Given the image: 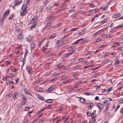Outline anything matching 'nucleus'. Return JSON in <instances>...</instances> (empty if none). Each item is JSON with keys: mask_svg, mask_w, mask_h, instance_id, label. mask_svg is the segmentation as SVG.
I'll list each match as a JSON object with an SVG mask.
<instances>
[{"mask_svg": "<svg viewBox=\"0 0 123 123\" xmlns=\"http://www.w3.org/2000/svg\"><path fill=\"white\" fill-rule=\"evenodd\" d=\"M86 105L87 106L88 108L89 109H91L94 106V104L91 103H86Z\"/></svg>", "mask_w": 123, "mask_h": 123, "instance_id": "f257e3e1", "label": "nucleus"}, {"mask_svg": "<svg viewBox=\"0 0 123 123\" xmlns=\"http://www.w3.org/2000/svg\"><path fill=\"white\" fill-rule=\"evenodd\" d=\"M26 69L28 73L29 74H31V71L32 70L31 68L29 66H26Z\"/></svg>", "mask_w": 123, "mask_h": 123, "instance_id": "f03ea898", "label": "nucleus"}, {"mask_svg": "<svg viewBox=\"0 0 123 123\" xmlns=\"http://www.w3.org/2000/svg\"><path fill=\"white\" fill-rule=\"evenodd\" d=\"M18 37L19 39L22 40L23 39V36L22 34V32H20L19 34L18 35Z\"/></svg>", "mask_w": 123, "mask_h": 123, "instance_id": "7ed1b4c3", "label": "nucleus"}, {"mask_svg": "<svg viewBox=\"0 0 123 123\" xmlns=\"http://www.w3.org/2000/svg\"><path fill=\"white\" fill-rule=\"evenodd\" d=\"M55 86H53L49 87V89L46 91V92H50L52 91V90L54 88Z\"/></svg>", "mask_w": 123, "mask_h": 123, "instance_id": "20e7f679", "label": "nucleus"}, {"mask_svg": "<svg viewBox=\"0 0 123 123\" xmlns=\"http://www.w3.org/2000/svg\"><path fill=\"white\" fill-rule=\"evenodd\" d=\"M32 37L31 36H28L26 38V40L28 42L30 41L32 39Z\"/></svg>", "mask_w": 123, "mask_h": 123, "instance_id": "39448f33", "label": "nucleus"}, {"mask_svg": "<svg viewBox=\"0 0 123 123\" xmlns=\"http://www.w3.org/2000/svg\"><path fill=\"white\" fill-rule=\"evenodd\" d=\"M120 15V14L119 13H116L113 15V18H116L119 17Z\"/></svg>", "mask_w": 123, "mask_h": 123, "instance_id": "423d86ee", "label": "nucleus"}, {"mask_svg": "<svg viewBox=\"0 0 123 123\" xmlns=\"http://www.w3.org/2000/svg\"><path fill=\"white\" fill-rule=\"evenodd\" d=\"M80 101L82 103H84L86 101V100L85 99L82 98L80 97L79 99Z\"/></svg>", "mask_w": 123, "mask_h": 123, "instance_id": "0eeeda50", "label": "nucleus"}, {"mask_svg": "<svg viewBox=\"0 0 123 123\" xmlns=\"http://www.w3.org/2000/svg\"><path fill=\"white\" fill-rule=\"evenodd\" d=\"M97 106L100 109H102L103 107V105L100 104H98Z\"/></svg>", "mask_w": 123, "mask_h": 123, "instance_id": "6e6552de", "label": "nucleus"}, {"mask_svg": "<svg viewBox=\"0 0 123 123\" xmlns=\"http://www.w3.org/2000/svg\"><path fill=\"white\" fill-rule=\"evenodd\" d=\"M18 94L17 93L15 92L13 96V98L14 100L18 98Z\"/></svg>", "mask_w": 123, "mask_h": 123, "instance_id": "1a4fd4ad", "label": "nucleus"}, {"mask_svg": "<svg viewBox=\"0 0 123 123\" xmlns=\"http://www.w3.org/2000/svg\"><path fill=\"white\" fill-rule=\"evenodd\" d=\"M38 17L37 16H34L33 19L31 20L35 22L38 19Z\"/></svg>", "mask_w": 123, "mask_h": 123, "instance_id": "9d476101", "label": "nucleus"}, {"mask_svg": "<svg viewBox=\"0 0 123 123\" xmlns=\"http://www.w3.org/2000/svg\"><path fill=\"white\" fill-rule=\"evenodd\" d=\"M56 36L55 34H53L48 37L49 39H51L55 37Z\"/></svg>", "mask_w": 123, "mask_h": 123, "instance_id": "9b49d317", "label": "nucleus"}, {"mask_svg": "<svg viewBox=\"0 0 123 123\" xmlns=\"http://www.w3.org/2000/svg\"><path fill=\"white\" fill-rule=\"evenodd\" d=\"M26 99L25 98H24L23 99L22 101L21 102V104L24 105L26 103Z\"/></svg>", "mask_w": 123, "mask_h": 123, "instance_id": "f8f14e48", "label": "nucleus"}, {"mask_svg": "<svg viewBox=\"0 0 123 123\" xmlns=\"http://www.w3.org/2000/svg\"><path fill=\"white\" fill-rule=\"evenodd\" d=\"M35 44L34 43H33L31 45V49H33L35 48Z\"/></svg>", "mask_w": 123, "mask_h": 123, "instance_id": "ddd939ff", "label": "nucleus"}, {"mask_svg": "<svg viewBox=\"0 0 123 123\" xmlns=\"http://www.w3.org/2000/svg\"><path fill=\"white\" fill-rule=\"evenodd\" d=\"M37 25V23L35 22H34L33 23V25L31 26V29L32 30L33 28H34L35 27L36 25Z\"/></svg>", "mask_w": 123, "mask_h": 123, "instance_id": "4468645a", "label": "nucleus"}, {"mask_svg": "<svg viewBox=\"0 0 123 123\" xmlns=\"http://www.w3.org/2000/svg\"><path fill=\"white\" fill-rule=\"evenodd\" d=\"M119 61L118 60V59H116L115 61L114 65H116L118 64L119 63Z\"/></svg>", "mask_w": 123, "mask_h": 123, "instance_id": "2eb2a0df", "label": "nucleus"}, {"mask_svg": "<svg viewBox=\"0 0 123 123\" xmlns=\"http://www.w3.org/2000/svg\"><path fill=\"white\" fill-rule=\"evenodd\" d=\"M82 39H80L77 40L75 42H74V43H73V44H75L78 43L80 40H82Z\"/></svg>", "mask_w": 123, "mask_h": 123, "instance_id": "dca6fc26", "label": "nucleus"}, {"mask_svg": "<svg viewBox=\"0 0 123 123\" xmlns=\"http://www.w3.org/2000/svg\"><path fill=\"white\" fill-rule=\"evenodd\" d=\"M22 104H19L18 105V109L19 110L22 107Z\"/></svg>", "mask_w": 123, "mask_h": 123, "instance_id": "f3484780", "label": "nucleus"}, {"mask_svg": "<svg viewBox=\"0 0 123 123\" xmlns=\"http://www.w3.org/2000/svg\"><path fill=\"white\" fill-rule=\"evenodd\" d=\"M9 10H7L3 14V16H6L7 14L9 12Z\"/></svg>", "mask_w": 123, "mask_h": 123, "instance_id": "a211bd4d", "label": "nucleus"}, {"mask_svg": "<svg viewBox=\"0 0 123 123\" xmlns=\"http://www.w3.org/2000/svg\"><path fill=\"white\" fill-rule=\"evenodd\" d=\"M26 13V11H25L24 12L22 11L21 12L20 15L21 16H24L25 14Z\"/></svg>", "mask_w": 123, "mask_h": 123, "instance_id": "6ab92c4d", "label": "nucleus"}, {"mask_svg": "<svg viewBox=\"0 0 123 123\" xmlns=\"http://www.w3.org/2000/svg\"><path fill=\"white\" fill-rule=\"evenodd\" d=\"M113 44L114 45H113L112 47V48L117 46L118 45H119V44L118 43V42L115 43H114Z\"/></svg>", "mask_w": 123, "mask_h": 123, "instance_id": "aec40b11", "label": "nucleus"}, {"mask_svg": "<svg viewBox=\"0 0 123 123\" xmlns=\"http://www.w3.org/2000/svg\"><path fill=\"white\" fill-rule=\"evenodd\" d=\"M96 116V114L94 112H92L91 114V116L92 117V118H94V117H95Z\"/></svg>", "mask_w": 123, "mask_h": 123, "instance_id": "412c9836", "label": "nucleus"}, {"mask_svg": "<svg viewBox=\"0 0 123 123\" xmlns=\"http://www.w3.org/2000/svg\"><path fill=\"white\" fill-rule=\"evenodd\" d=\"M45 39V37L39 43V44H38V46H40L41 45L42 43H43V41Z\"/></svg>", "mask_w": 123, "mask_h": 123, "instance_id": "4be33fe9", "label": "nucleus"}, {"mask_svg": "<svg viewBox=\"0 0 123 123\" xmlns=\"http://www.w3.org/2000/svg\"><path fill=\"white\" fill-rule=\"evenodd\" d=\"M40 81L39 80H37L36 81H35L34 82V85L36 84L37 83H39L40 82Z\"/></svg>", "mask_w": 123, "mask_h": 123, "instance_id": "5701e85b", "label": "nucleus"}, {"mask_svg": "<svg viewBox=\"0 0 123 123\" xmlns=\"http://www.w3.org/2000/svg\"><path fill=\"white\" fill-rule=\"evenodd\" d=\"M74 51H73L72 52H70L68 54H67L66 55V57H68L72 54L73 52H74Z\"/></svg>", "mask_w": 123, "mask_h": 123, "instance_id": "b1692460", "label": "nucleus"}, {"mask_svg": "<svg viewBox=\"0 0 123 123\" xmlns=\"http://www.w3.org/2000/svg\"><path fill=\"white\" fill-rule=\"evenodd\" d=\"M38 98L42 100H44V98L42 97H41L40 95H38Z\"/></svg>", "mask_w": 123, "mask_h": 123, "instance_id": "393cba45", "label": "nucleus"}, {"mask_svg": "<svg viewBox=\"0 0 123 123\" xmlns=\"http://www.w3.org/2000/svg\"><path fill=\"white\" fill-rule=\"evenodd\" d=\"M27 4L26 3V4H24L23 5L22 8H24V9H26L27 8Z\"/></svg>", "mask_w": 123, "mask_h": 123, "instance_id": "a878e982", "label": "nucleus"}, {"mask_svg": "<svg viewBox=\"0 0 123 123\" xmlns=\"http://www.w3.org/2000/svg\"><path fill=\"white\" fill-rule=\"evenodd\" d=\"M49 2V0H46L43 2V4L44 5H47Z\"/></svg>", "mask_w": 123, "mask_h": 123, "instance_id": "bb28decb", "label": "nucleus"}, {"mask_svg": "<svg viewBox=\"0 0 123 123\" xmlns=\"http://www.w3.org/2000/svg\"><path fill=\"white\" fill-rule=\"evenodd\" d=\"M12 72H14L16 71L17 69L16 68H15L14 67H12Z\"/></svg>", "mask_w": 123, "mask_h": 123, "instance_id": "cd10ccee", "label": "nucleus"}, {"mask_svg": "<svg viewBox=\"0 0 123 123\" xmlns=\"http://www.w3.org/2000/svg\"><path fill=\"white\" fill-rule=\"evenodd\" d=\"M52 101V100L51 99H49L47 100L46 102L47 103H51Z\"/></svg>", "mask_w": 123, "mask_h": 123, "instance_id": "c85d7f7f", "label": "nucleus"}, {"mask_svg": "<svg viewBox=\"0 0 123 123\" xmlns=\"http://www.w3.org/2000/svg\"><path fill=\"white\" fill-rule=\"evenodd\" d=\"M89 5L91 7H94L95 6V5L93 4V3H90Z\"/></svg>", "mask_w": 123, "mask_h": 123, "instance_id": "c756f323", "label": "nucleus"}, {"mask_svg": "<svg viewBox=\"0 0 123 123\" xmlns=\"http://www.w3.org/2000/svg\"><path fill=\"white\" fill-rule=\"evenodd\" d=\"M25 54L24 55V57H26L27 55L28 54V51L27 50H26V51H25Z\"/></svg>", "mask_w": 123, "mask_h": 123, "instance_id": "7c9ffc66", "label": "nucleus"}, {"mask_svg": "<svg viewBox=\"0 0 123 123\" xmlns=\"http://www.w3.org/2000/svg\"><path fill=\"white\" fill-rule=\"evenodd\" d=\"M14 15L13 14H12L9 17V20H11L12 19Z\"/></svg>", "mask_w": 123, "mask_h": 123, "instance_id": "2f4dec72", "label": "nucleus"}, {"mask_svg": "<svg viewBox=\"0 0 123 123\" xmlns=\"http://www.w3.org/2000/svg\"><path fill=\"white\" fill-rule=\"evenodd\" d=\"M50 5H49L48 7V8L50 10L53 8V6H51V7H50Z\"/></svg>", "mask_w": 123, "mask_h": 123, "instance_id": "473e14b6", "label": "nucleus"}, {"mask_svg": "<svg viewBox=\"0 0 123 123\" xmlns=\"http://www.w3.org/2000/svg\"><path fill=\"white\" fill-rule=\"evenodd\" d=\"M56 79H57V78H54L51 80H50V83L52 82H53L55 80H56Z\"/></svg>", "mask_w": 123, "mask_h": 123, "instance_id": "72a5a7b5", "label": "nucleus"}, {"mask_svg": "<svg viewBox=\"0 0 123 123\" xmlns=\"http://www.w3.org/2000/svg\"><path fill=\"white\" fill-rule=\"evenodd\" d=\"M108 7V6H106L103 8L104 11H106Z\"/></svg>", "mask_w": 123, "mask_h": 123, "instance_id": "f704fd0d", "label": "nucleus"}, {"mask_svg": "<svg viewBox=\"0 0 123 123\" xmlns=\"http://www.w3.org/2000/svg\"><path fill=\"white\" fill-rule=\"evenodd\" d=\"M112 87H111L110 88H108L107 90V92H109L110 91L112 90Z\"/></svg>", "mask_w": 123, "mask_h": 123, "instance_id": "c9c22d12", "label": "nucleus"}, {"mask_svg": "<svg viewBox=\"0 0 123 123\" xmlns=\"http://www.w3.org/2000/svg\"><path fill=\"white\" fill-rule=\"evenodd\" d=\"M91 93L90 92H87V93H84V94L86 95H90Z\"/></svg>", "mask_w": 123, "mask_h": 123, "instance_id": "e433bc0d", "label": "nucleus"}, {"mask_svg": "<svg viewBox=\"0 0 123 123\" xmlns=\"http://www.w3.org/2000/svg\"><path fill=\"white\" fill-rule=\"evenodd\" d=\"M67 78V77L66 76H65V77H63L61 78H60V79L61 80H65Z\"/></svg>", "mask_w": 123, "mask_h": 123, "instance_id": "4c0bfd02", "label": "nucleus"}, {"mask_svg": "<svg viewBox=\"0 0 123 123\" xmlns=\"http://www.w3.org/2000/svg\"><path fill=\"white\" fill-rule=\"evenodd\" d=\"M22 11L24 12L25 11H26V13L27 12V10H26V9H24L23 8H22Z\"/></svg>", "mask_w": 123, "mask_h": 123, "instance_id": "58836bf2", "label": "nucleus"}, {"mask_svg": "<svg viewBox=\"0 0 123 123\" xmlns=\"http://www.w3.org/2000/svg\"><path fill=\"white\" fill-rule=\"evenodd\" d=\"M60 75L59 73L57 74L53 75L54 77H56L59 76Z\"/></svg>", "mask_w": 123, "mask_h": 123, "instance_id": "ea45409f", "label": "nucleus"}, {"mask_svg": "<svg viewBox=\"0 0 123 123\" xmlns=\"http://www.w3.org/2000/svg\"><path fill=\"white\" fill-rule=\"evenodd\" d=\"M91 113L90 112H88L87 113V115L89 116H91Z\"/></svg>", "mask_w": 123, "mask_h": 123, "instance_id": "a19ab883", "label": "nucleus"}, {"mask_svg": "<svg viewBox=\"0 0 123 123\" xmlns=\"http://www.w3.org/2000/svg\"><path fill=\"white\" fill-rule=\"evenodd\" d=\"M109 104V103H108V104L106 105V107H105V110H107L108 108L109 107L108 106V105Z\"/></svg>", "mask_w": 123, "mask_h": 123, "instance_id": "79ce46f5", "label": "nucleus"}, {"mask_svg": "<svg viewBox=\"0 0 123 123\" xmlns=\"http://www.w3.org/2000/svg\"><path fill=\"white\" fill-rule=\"evenodd\" d=\"M101 86V85H99L98 86L96 87V89H97V90H98L99 89Z\"/></svg>", "mask_w": 123, "mask_h": 123, "instance_id": "37998d69", "label": "nucleus"}, {"mask_svg": "<svg viewBox=\"0 0 123 123\" xmlns=\"http://www.w3.org/2000/svg\"><path fill=\"white\" fill-rule=\"evenodd\" d=\"M7 78H8V77H5L2 78V80H5L7 79Z\"/></svg>", "mask_w": 123, "mask_h": 123, "instance_id": "c03bdc74", "label": "nucleus"}, {"mask_svg": "<svg viewBox=\"0 0 123 123\" xmlns=\"http://www.w3.org/2000/svg\"><path fill=\"white\" fill-rule=\"evenodd\" d=\"M29 107H26L25 108V111H28L29 110Z\"/></svg>", "mask_w": 123, "mask_h": 123, "instance_id": "a18cd8bd", "label": "nucleus"}, {"mask_svg": "<svg viewBox=\"0 0 123 123\" xmlns=\"http://www.w3.org/2000/svg\"><path fill=\"white\" fill-rule=\"evenodd\" d=\"M18 1H15V3H14V5L15 6H17V5L18 4H18Z\"/></svg>", "mask_w": 123, "mask_h": 123, "instance_id": "49530a36", "label": "nucleus"}, {"mask_svg": "<svg viewBox=\"0 0 123 123\" xmlns=\"http://www.w3.org/2000/svg\"><path fill=\"white\" fill-rule=\"evenodd\" d=\"M69 34H68L67 35H64V37H63L62 39H63L64 38H66L67 37H68L69 36Z\"/></svg>", "mask_w": 123, "mask_h": 123, "instance_id": "de8ad7c7", "label": "nucleus"}, {"mask_svg": "<svg viewBox=\"0 0 123 123\" xmlns=\"http://www.w3.org/2000/svg\"><path fill=\"white\" fill-rule=\"evenodd\" d=\"M16 31H20V29L19 28H18L16 27Z\"/></svg>", "mask_w": 123, "mask_h": 123, "instance_id": "09e8293b", "label": "nucleus"}, {"mask_svg": "<svg viewBox=\"0 0 123 123\" xmlns=\"http://www.w3.org/2000/svg\"><path fill=\"white\" fill-rule=\"evenodd\" d=\"M78 74H77V73H76V74H74L73 76H74V77H76V76H78Z\"/></svg>", "mask_w": 123, "mask_h": 123, "instance_id": "8fccbe9b", "label": "nucleus"}, {"mask_svg": "<svg viewBox=\"0 0 123 123\" xmlns=\"http://www.w3.org/2000/svg\"><path fill=\"white\" fill-rule=\"evenodd\" d=\"M69 81L68 80H67L65 81H64L63 82V83H64V84H65L67 83H68V82Z\"/></svg>", "mask_w": 123, "mask_h": 123, "instance_id": "3c124183", "label": "nucleus"}, {"mask_svg": "<svg viewBox=\"0 0 123 123\" xmlns=\"http://www.w3.org/2000/svg\"><path fill=\"white\" fill-rule=\"evenodd\" d=\"M53 4V7H54L55 6H57V4L56 3H52Z\"/></svg>", "mask_w": 123, "mask_h": 123, "instance_id": "603ef678", "label": "nucleus"}, {"mask_svg": "<svg viewBox=\"0 0 123 123\" xmlns=\"http://www.w3.org/2000/svg\"><path fill=\"white\" fill-rule=\"evenodd\" d=\"M30 0H27L26 1V4L28 5L29 3L30 2Z\"/></svg>", "mask_w": 123, "mask_h": 123, "instance_id": "864d4df0", "label": "nucleus"}, {"mask_svg": "<svg viewBox=\"0 0 123 123\" xmlns=\"http://www.w3.org/2000/svg\"><path fill=\"white\" fill-rule=\"evenodd\" d=\"M105 46H106L105 45H102V46H99V48H103V47H105Z\"/></svg>", "mask_w": 123, "mask_h": 123, "instance_id": "5fc2aeb1", "label": "nucleus"}, {"mask_svg": "<svg viewBox=\"0 0 123 123\" xmlns=\"http://www.w3.org/2000/svg\"><path fill=\"white\" fill-rule=\"evenodd\" d=\"M24 91H25V93H26L28 94H29V92L27 91V90L26 89Z\"/></svg>", "mask_w": 123, "mask_h": 123, "instance_id": "6e6d98bb", "label": "nucleus"}, {"mask_svg": "<svg viewBox=\"0 0 123 123\" xmlns=\"http://www.w3.org/2000/svg\"><path fill=\"white\" fill-rule=\"evenodd\" d=\"M92 122L93 123H94L95 122V119H94V118H92Z\"/></svg>", "mask_w": 123, "mask_h": 123, "instance_id": "4d7b16f0", "label": "nucleus"}, {"mask_svg": "<svg viewBox=\"0 0 123 123\" xmlns=\"http://www.w3.org/2000/svg\"><path fill=\"white\" fill-rule=\"evenodd\" d=\"M93 10H89V13H93Z\"/></svg>", "mask_w": 123, "mask_h": 123, "instance_id": "13d9d810", "label": "nucleus"}, {"mask_svg": "<svg viewBox=\"0 0 123 123\" xmlns=\"http://www.w3.org/2000/svg\"><path fill=\"white\" fill-rule=\"evenodd\" d=\"M91 51L88 52L86 53V55H88L89 54H91Z\"/></svg>", "mask_w": 123, "mask_h": 123, "instance_id": "bf43d9fd", "label": "nucleus"}, {"mask_svg": "<svg viewBox=\"0 0 123 123\" xmlns=\"http://www.w3.org/2000/svg\"><path fill=\"white\" fill-rule=\"evenodd\" d=\"M99 98V97L98 96H96L95 98V99L96 100H97Z\"/></svg>", "mask_w": 123, "mask_h": 123, "instance_id": "052dcab7", "label": "nucleus"}, {"mask_svg": "<svg viewBox=\"0 0 123 123\" xmlns=\"http://www.w3.org/2000/svg\"><path fill=\"white\" fill-rule=\"evenodd\" d=\"M79 67L77 66H75L74 68L73 69H78L79 68Z\"/></svg>", "mask_w": 123, "mask_h": 123, "instance_id": "680f3d73", "label": "nucleus"}, {"mask_svg": "<svg viewBox=\"0 0 123 123\" xmlns=\"http://www.w3.org/2000/svg\"><path fill=\"white\" fill-rule=\"evenodd\" d=\"M12 94L10 93V94H9L8 95V97H11L12 96Z\"/></svg>", "mask_w": 123, "mask_h": 123, "instance_id": "e2e57ef3", "label": "nucleus"}, {"mask_svg": "<svg viewBox=\"0 0 123 123\" xmlns=\"http://www.w3.org/2000/svg\"><path fill=\"white\" fill-rule=\"evenodd\" d=\"M45 120V118H42V120L41 121V122L42 123Z\"/></svg>", "mask_w": 123, "mask_h": 123, "instance_id": "0e129e2a", "label": "nucleus"}, {"mask_svg": "<svg viewBox=\"0 0 123 123\" xmlns=\"http://www.w3.org/2000/svg\"><path fill=\"white\" fill-rule=\"evenodd\" d=\"M70 1V0H64V2H69Z\"/></svg>", "mask_w": 123, "mask_h": 123, "instance_id": "69168bd1", "label": "nucleus"}, {"mask_svg": "<svg viewBox=\"0 0 123 123\" xmlns=\"http://www.w3.org/2000/svg\"><path fill=\"white\" fill-rule=\"evenodd\" d=\"M119 102H120V103H123V99H122L121 100H119Z\"/></svg>", "mask_w": 123, "mask_h": 123, "instance_id": "338daca9", "label": "nucleus"}, {"mask_svg": "<svg viewBox=\"0 0 123 123\" xmlns=\"http://www.w3.org/2000/svg\"><path fill=\"white\" fill-rule=\"evenodd\" d=\"M109 60H106L105 61V63H107L109 62Z\"/></svg>", "mask_w": 123, "mask_h": 123, "instance_id": "774afa93", "label": "nucleus"}]
</instances>
